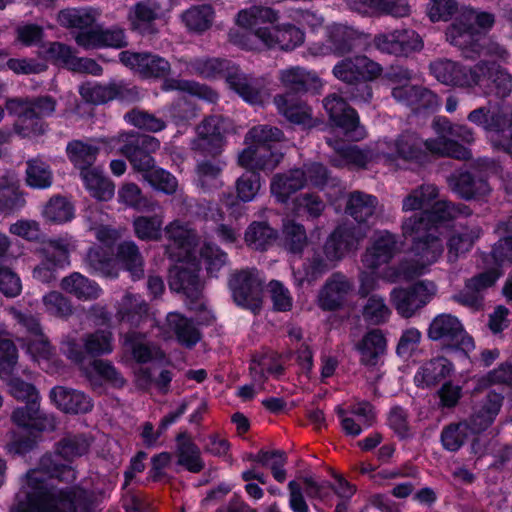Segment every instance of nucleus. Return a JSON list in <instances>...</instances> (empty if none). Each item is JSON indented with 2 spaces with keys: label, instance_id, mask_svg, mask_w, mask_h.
<instances>
[{
  "label": "nucleus",
  "instance_id": "5fc2aeb1",
  "mask_svg": "<svg viewBox=\"0 0 512 512\" xmlns=\"http://www.w3.org/2000/svg\"><path fill=\"white\" fill-rule=\"evenodd\" d=\"M276 238V231L264 222H253L245 232L247 245L255 250H264Z\"/></svg>",
  "mask_w": 512,
  "mask_h": 512
},
{
  "label": "nucleus",
  "instance_id": "0eeeda50",
  "mask_svg": "<svg viewBox=\"0 0 512 512\" xmlns=\"http://www.w3.org/2000/svg\"><path fill=\"white\" fill-rule=\"evenodd\" d=\"M279 19L278 12L265 7L254 5L242 9L236 17V24L246 30L229 32V40L236 46L258 51L265 48L292 50L304 42V32L293 25H275Z\"/></svg>",
  "mask_w": 512,
  "mask_h": 512
},
{
  "label": "nucleus",
  "instance_id": "2eb2a0df",
  "mask_svg": "<svg viewBox=\"0 0 512 512\" xmlns=\"http://www.w3.org/2000/svg\"><path fill=\"white\" fill-rule=\"evenodd\" d=\"M9 313L25 329L27 336L23 339V348L31 359L43 370L53 372L54 349L42 332L39 320L33 316L21 313L14 307L9 308Z\"/></svg>",
  "mask_w": 512,
  "mask_h": 512
},
{
  "label": "nucleus",
  "instance_id": "bb28decb",
  "mask_svg": "<svg viewBox=\"0 0 512 512\" xmlns=\"http://www.w3.org/2000/svg\"><path fill=\"white\" fill-rule=\"evenodd\" d=\"M81 97L89 103L103 104L113 99L131 101L138 97L135 87H128L123 82H112L102 85L97 82H87L80 86Z\"/></svg>",
  "mask_w": 512,
  "mask_h": 512
},
{
  "label": "nucleus",
  "instance_id": "ea45409f",
  "mask_svg": "<svg viewBox=\"0 0 512 512\" xmlns=\"http://www.w3.org/2000/svg\"><path fill=\"white\" fill-rule=\"evenodd\" d=\"M453 372L452 363L443 357L424 363L416 372L414 382L418 387H430L450 376Z\"/></svg>",
  "mask_w": 512,
  "mask_h": 512
},
{
  "label": "nucleus",
  "instance_id": "603ef678",
  "mask_svg": "<svg viewBox=\"0 0 512 512\" xmlns=\"http://www.w3.org/2000/svg\"><path fill=\"white\" fill-rule=\"evenodd\" d=\"M66 150L70 161L81 171L91 168L98 153V147L79 140L70 142Z\"/></svg>",
  "mask_w": 512,
  "mask_h": 512
},
{
  "label": "nucleus",
  "instance_id": "c9c22d12",
  "mask_svg": "<svg viewBox=\"0 0 512 512\" xmlns=\"http://www.w3.org/2000/svg\"><path fill=\"white\" fill-rule=\"evenodd\" d=\"M352 289L350 281L341 274L332 275L318 295V305L323 310L340 307Z\"/></svg>",
  "mask_w": 512,
  "mask_h": 512
},
{
  "label": "nucleus",
  "instance_id": "4be33fe9",
  "mask_svg": "<svg viewBox=\"0 0 512 512\" xmlns=\"http://www.w3.org/2000/svg\"><path fill=\"white\" fill-rule=\"evenodd\" d=\"M83 347L79 345L76 338L68 336L61 345L62 352L73 362L81 364L84 359V352L90 355L110 354L113 351V334L110 330H97L86 335L83 339Z\"/></svg>",
  "mask_w": 512,
  "mask_h": 512
},
{
  "label": "nucleus",
  "instance_id": "a18cd8bd",
  "mask_svg": "<svg viewBox=\"0 0 512 512\" xmlns=\"http://www.w3.org/2000/svg\"><path fill=\"white\" fill-rule=\"evenodd\" d=\"M280 114L296 124H307L311 120L310 108L292 94L278 95L274 99Z\"/></svg>",
  "mask_w": 512,
  "mask_h": 512
},
{
  "label": "nucleus",
  "instance_id": "8fccbe9b",
  "mask_svg": "<svg viewBox=\"0 0 512 512\" xmlns=\"http://www.w3.org/2000/svg\"><path fill=\"white\" fill-rule=\"evenodd\" d=\"M482 230L475 225L470 228H464L456 232L448 240V258L450 261L456 260L460 255L468 252L475 241L479 239Z\"/></svg>",
  "mask_w": 512,
  "mask_h": 512
},
{
  "label": "nucleus",
  "instance_id": "6e6552de",
  "mask_svg": "<svg viewBox=\"0 0 512 512\" xmlns=\"http://www.w3.org/2000/svg\"><path fill=\"white\" fill-rule=\"evenodd\" d=\"M376 205L377 199L372 195L359 191L351 193L347 201L346 213L357 224L344 223L330 235L324 247L328 260H340L358 248L360 242L367 235L368 225L366 223L373 216Z\"/></svg>",
  "mask_w": 512,
  "mask_h": 512
},
{
  "label": "nucleus",
  "instance_id": "09e8293b",
  "mask_svg": "<svg viewBox=\"0 0 512 512\" xmlns=\"http://www.w3.org/2000/svg\"><path fill=\"white\" fill-rule=\"evenodd\" d=\"M215 12L211 5H197L182 14L185 26L193 32L202 33L208 30L214 21Z\"/></svg>",
  "mask_w": 512,
  "mask_h": 512
},
{
  "label": "nucleus",
  "instance_id": "393cba45",
  "mask_svg": "<svg viewBox=\"0 0 512 512\" xmlns=\"http://www.w3.org/2000/svg\"><path fill=\"white\" fill-rule=\"evenodd\" d=\"M381 73V66L364 55L346 58L333 68L334 76L349 84L373 81Z\"/></svg>",
  "mask_w": 512,
  "mask_h": 512
},
{
  "label": "nucleus",
  "instance_id": "20e7f679",
  "mask_svg": "<svg viewBox=\"0 0 512 512\" xmlns=\"http://www.w3.org/2000/svg\"><path fill=\"white\" fill-rule=\"evenodd\" d=\"M432 127L437 134L436 138L422 141L416 134L406 133L396 140L380 139L367 149H360L355 145L340 146L337 141L328 139L327 143L337 154L331 162L335 167L364 168L375 162L400 168L402 167L400 162L422 163L428 154L448 156L458 160L470 158L471 151L451 137L472 143L474 133L471 128L465 125H453L445 117L435 118Z\"/></svg>",
  "mask_w": 512,
  "mask_h": 512
},
{
  "label": "nucleus",
  "instance_id": "f3484780",
  "mask_svg": "<svg viewBox=\"0 0 512 512\" xmlns=\"http://www.w3.org/2000/svg\"><path fill=\"white\" fill-rule=\"evenodd\" d=\"M428 337L462 351L465 356L475 348L473 339L465 333L461 322L451 314L444 313L434 317L428 328Z\"/></svg>",
  "mask_w": 512,
  "mask_h": 512
},
{
  "label": "nucleus",
  "instance_id": "4468645a",
  "mask_svg": "<svg viewBox=\"0 0 512 512\" xmlns=\"http://www.w3.org/2000/svg\"><path fill=\"white\" fill-rule=\"evenodd\" d=\"M499 166L487 158H480L471 164V169L459 170L449 178L452 189L465 199H481L487 196L491 189L486 179L482 177L497 173Z\"/></svg>",
  "mask_w": 512,
  "mask_h": 512
},
{
  "label": "nucleus",
  "instance_id": "39448f33",
  "mask_svg": "<svg viewBox=\"0 0 512 512\" xmlns=\"http://www.w3.org/2000/svg\"><path fill=\"white\" fill-rule=\"evenodd\" d=\"M164 231L169 241L166 252L176 262L169 272V286L194 302L200 297L203 287L198 275L200 264H204L207 273L214 277L226 264L227 255L210 243H205L198 250L197 234L189 223L174 220Z\"/></svg>",
  "mask_w": 512,
  "mask_h": 512
},
{
  "label": "nucleus",
  "instance_id": "2f4dec72",
  "mask_svg": "<svg viewBox=\"0 0 512 512\" xmlns=\"http://www.w3.org/2000/svg\"><path fill=\"white\" fill-rule=\"evenodd\" d=\"M23 407H17L11 414L12 422L28 431H53L57 427L56 418L52 414L40 412V401L25 402Z\"/></svg>",
  "mask_w": 512,
  "mask_h": 512
},
{
  "label": "nucleus",
  "instance_id": "a211bd4d",
  "mask_svg": "<svg viewBox=\"0 0 512 512\" xmlns=\"http://www.w3.org/2000/svg\"><path fill=\"white\" fill-rule=\"evenodd\" d=\"M436 292L433 282L419 281L409 288H394L390 293V301L401 317L410 318L426 306Z\"/></svg>",
  "mask_w": 512,
  "mask_h": 512
},
{
  "label": "nucleus",
  "instance_id": "c85d7f7f",
  "mask_svg": "<svg viewBox=\"0 0 512 512\" xmlns=\"http://www.w3.org/2000/svg\"><path fill=\"white\" fill-rule=\"evenodd\" d=\"M158 336L164 340L176 338L181 345L191 348L200 340L199 330L193 322L178 312H170L165 324L158 326Z\"/></svg>",
  "mask_w": 512,
  "mask_h": 512
},
{
  "label": "nucleus",
  "instance_id": "c03bdc74",
  "mask_svg": "<svg viewBox=\"0 0 512 512\" xmlns=\"http://www.w3.org/2000/svg\"><path fill=\"white\" fill-rule=\"evenodd\" d=\"M80 175L85 188L93 198L108 201L114 196V184L103 175L99 168L84 169Z\"/></svg>",
  "mask_w": 512,
  "mask_h": 512
},
{
  "label": "nucleus",
  "instance_id": "0e129e2a",
  "mask_svg": "<svg viewBox=\"0 0 512 512\" xmlns=\"http://www.w3.org/2000/svg\"><path fill=\"white\" fill-rule=\"evenodd\" d=\"M119 147L120 152L125 155L130 161L131 165L143 175L152 169H156L153 157L142 151L138 146H134L129 142H121Z\"/></svg>",
  "mask_w": 512,
  "mask_h": 512
},
{
  "label": "nucleus",
  "instance_id": "13d9d810",
  "mask_svg": "<svg viewBox=\"0 0 512 512\" xmlns=\"http://www.w3.org/2000/svg\"><path fill=\"white\" fill-rule=\"evenodd\" d=\"M163 89L165 91L179 90L188 92L192 96H197L198 98L211 103L218 99V94L214 90L208 86L191 81H183L177 79L166 80L163 84Z\"/></svg>",
  "mask_w": 512,
  "mask_h": 512
},
{
  "label": "nucleus",
  "instance_id": "f704fd0d",
  "mask_svg": "<svg viewBox=\"0 0 512 512\" xmlns=\"http://www.w3.org/2000/svg\"><path fill=\"white\" fill-rule=\"evenodd\" d=\"M120 322L128 323L131 326H140L145 322H150V326L155 324V319L148 313V305L139 295L127 293L119 303L116 314Z\"/></svg>",
  "mask_w": 512,
  "mask_h": 512
},
{
  "label": "nucleus",
  "instance_id": "5701e85b",
  "mask_svg": "<svg viewBox=\"0 0 512 512\" xmlns=\"http://www.w3.org/2000/svg\"><path fill=\"white\" fill-rule=\"evenodd\" d=\"M324 108L335 125L343 130L345 136L353 141H360L366 137L365 128L360 125L357 112L336 95L324 99Z\"/></svg>",
  "mask_w": 512,
  "mask_h": 512
},
{
  "label": "nucleus",
  "instance_id": "37998d69",
  "mask_svg": "<svg viewBox=\"0 0 512 512\" xmlns=\"http://www.w3.org/2000/svg\"><path fill=\"white\" fill-rule=\"evenodd\" d=\"M279 80L284 87L297 92L317 88L319 85L318 76L313 71L306 70L300 66H292L280 70Z\"/></svg>",
  "mask_w": 512,
  "mask_h": 512
},
{
  "label": "nucleus",
  "instance_id": "f03ea898",
  "mask_svg": "<svg viewBox=\"0 0 512 512\" xmlns=\"http://www.w3.org/2000/svg\"><path fill=\"white\" fill-rule=\"evenodd\" d=\"M494 24V16L463 7L454 22L447 28V41L457 47L465 58L483 59L468 66L451 59H437L430 63V73L441 84L466 92L495 93L505 98L512 91V76L497 63L507 52L499 44L486 38L482 32Z\"/></svg>",
  "mask_w": 512,
  "mask_h": 512
},
{
  "label": "nucleus",
  "instance_id": "4d7b16f0",
  "mask_svg": "<svg viewBox=\"0 0 512 512\" xmlns=\"http://www.w3.org/2000/svg\"><path fill=\"white\" fill-rule=\"evenodd\" d=\"M163 215L138 216L133 220L136 236L141 240H158L161 237Z\"/></svg>",
  "mask_w": 512,
  "mask_h": 512
},
{
  "label": "nucleus",
  "instance_id": "473e14b6",
  "mask_svg": "<svg viewBox=\"0 0 512 512\" xmlns=\"http://www.w3.org/2000/svg\"><path fill=\"white\" fill-rule=\"evenodd\" d=\"M336 413L341 421V427L347 435L358 436L361 432L370 427L375 419V412L370 403L357 402L348 409L340 406Z\"/></svg>",
  "mask_w": 512,
  "mask_h": 512
},
{
  "label": "nucleus",
  "instance_id": "052dcab7",
  "mask_svg": "<svg viewBox=\"0 0 512 512\" xmlns=\"http://www.w3.org/2000/svg\"><path fill=\"white\" fill-rule=\"evenodd\" d=\"M282 233L286 249L293 254L301 253L307 243L303 226L287 218L283 222Z\"/></svg>",
  "mask_w": 512,
  "mask_h": 512
},
{
  "label": "nucleus",
  "instance_id": "cd10ccee",
  "mask_svg": "<svg viewBox=\"0 0 512 512\" xmlns=\"http://www.w3.org/2000/svg\"><path fill=\"white\" fill-rule=\"evenodd\" d=\"M392 96L397 102L409 106L416 114L433 113L440 106L439 97L424 87H393Z\"/></svg>",
  "mask_w": 512,
  "mask_h": 512
},
{
  "label": "nucleus",
  "instance_id": "9d476101",
  "mask_svg": "<svg viewBox=\"0 0 512 512\" xmlns=\"http://www.w3.org/2000/svg\"><path fill=\"white\" fill-rule=\"evenodd\" d=\"M497 233L503 235L492 249L491 257L495 266L469 279L462 291L454 299L467 307L477 309L481 306L482 292L493 286L502 275V266L512 263V216L506 222H500Z\"/></svg>",
  "mask_w": 512,
  "mask_h": 512
},
{
  "label": "nucleus",
  "instance_id": "b1692460",
  "mask_svg": "<svg viewBox=\"0 0 512 512\" xmlns=\"http://www.w3.org/2000/svg\"><path fill=\"white\" fill-rule=\"evenodd\" d=\"M374 44L378 50L396 56H407L423 49L421 36L412 29H399L375 36Z\"/></svg>",
  "mask_w": 512,
  "mask_h": 512
},
{
  "label": "nucleus",
  "instance_id": "864d4df0",
  "mask_svg": "<svg viewBox=\"0 0 512 512\" xmlns=\"http://www.w3.org/2000/svg\"><path fill=\"white\" fill-rule=\"evenodd\" d=\"M5 107L10 114L19 117V122L16 124L17 132L19 129L31 130L35 114L32 101L27 98H9L6 100Z\"/></svg>",
  "mask_w": 512,
  "mask_h": 512
},
{
  "label": "nucleus",
  "instance_id": "4c0bfd02",
  "mask_svg": "<svg viewBox=\"0 0 512 512\" xmlns=\"http://www.w3.org/2000/svg\"><path fill=\"white\" fill-rule=\"evenodd\" d=\"M76 249V240L68 235H60L43 242L41 253L43 258L53 266L64 268L70 264L69 256Z\"/></svg>",
  "mask_w": 512,
  "mask_h": 512
},
{
  "label": "nucleus",
  "instance_id": "423d86ee",
  "mask_svg": "<svg viewBox=\"0 0 512 512\" xmlns=\"http://www.w3.org/2000/svg\"><path fill=\"white\" fill-rule=\"evenodd\" d=\"M282 132L275 127L258 125L249 130L245 137L247 147L238 156V164L248 170L236 181L237 198L224 195L222 204L236 217L242 215L243 206L239 203L253 201L261 188L260 176L256 170L272 171L282 159V153L275 150V143L282 138Z\"/></svg>",
  "mask_w": 512,
  "mask_h": 512
},
{
  "label": "nucleus",
  "instance_id": "79ce46f5",
  "mask_svg": "<svg viewBox=\"0 0 512 512\" xmlns=\"http://www.w3.org/2000/svg\"><path fill=\"white\" fill-rule=\"evenodd\" d=\"M83 371L94 389L101 387L103 382L118 388L125 384V379L108 361L93 360L89 366L83 367Z\"/></svg>",
  "mask_w": 512,
  "mask_h": 512
},
{
  "label": "nucleus",
  "instance_id": "a878e982",
  "mask_svg": "<svg viewBox=\"0 0 512 512\" xmlns=\"http://www.w3.org/2000/svg\"><path fill=\"white\" fill-rule=\"evenodd\" d=\"M325 42L313 43L308 47L312 56L342 54L352 48V43L359 37V32L347 25L334 23L326 28Z\"/></svg>",
  "mask_w": 512,
  "mask_h": 512
},
{
  "label": "nucleus",
  "instance_id": "69168bd1",
  "mask_svg": "<svg viewBox=\"0 0 512 512\" xmlns=\"http://www.w3.org/2000/svg\"><path fill=\"white\" fill-rule=\"evenodd\" d=\"M220 161H203L197 167V184L202 189L218 188L222 185L219 175L223 168Z\"/></svg>",
  "mask_w": 512,
  "mask_h": 512
},
{
  "label": "nucleus",
  "instance_id": "58836bf2",
  "mask_svg": "<svg viewBox=\"0 0 512 512\" xmlns=\"http://www.w3.org/2000/svg\"><path fill=\"white\" fill-rule=\"evenodd\" d=\"M386 348V338L379 329H373L367 332L356 345V349L360 354L361 364L369 367H374L379 363Z\"/></svg>",
  "mask_w": 512,
  "mask_h": 512
},
{
  "label": "nucleus",
  "instance_id": "1a4fd4ad",
  "mask_svg": "<svg viewBox=\"0 0 512 512\" xmlns=\"http://www.w3.org/2000/svg\"><path fill=\"white\" fill-rule=\"evenodd\" d=\"M183 71L204 78L223 76L229 87L244 101L252 105L263 104L269 96L263 80L245 75L237 66L227 60L197 58L191 62H185V69Z\"/></svg>",
  "mask_w": 512,
  "mask_h": 512
},
{
  "label": "nucleus",
  "instance_id": "412c9836",
  "mask_svg": "<svg viewBox=\"0 0 512 512\" xmlns=\"http://www.w3.org/2000/svg\"><path fill=\"white\" fill-rule=\"evenodd\" d=\"M263 279L255 269H247L232 275L229 288L235 303L256 311L260 307Z\"/></svg>",
  "mask_w": 512,
  "mask_h": 512
},
{
  "label": "nucleus",
  "instance_id": "f8f14e48",
  "mask_svg": "<svg viewBox=\"0 0 512 512\" xmlns=\"http://www.w3.org/2000/svg\"><path fill=\"white\" fill-rule=\"evenodd\" d=\"M502 396L492 392L487 395L485 402L478 406L470 418V422L450 425L441 434L443 446L450 451L458 450L470 433H479L487 429L500 411Z\"/></svg>",
  "mask_w": 512,
  "mask_h": 512
},
{
  "label": "nucleus",
  "instance_id": "3c124183",
  "mask_svg": "<svg viewBox=\"0 0 512 512\" xmlns=\"http://www.w3.org/2000/svg\"><path fill=\"white\" fill-rule=\"evenodd\" d=\"M57 20L61 26L80 32L95 23L96 14L88 8H68L58 13Z\"/></svg>",
  "mask_w": 512,
  "mask_h": 512
},
{
  "label": "nucleus",
  "instance_id": "dca6fc26",
  "mask_svg": "<svg viewBox=\"0 0 512 512\" xmlns=\"http://www.w3.org/2000/svg\"><path fill=\"white\" fill-rule=\"evenodd\" d=\"M17 349L10 340L0 341V378L6 383L8 392L18 401L36 403L40 401L37 389L20 379L17 374Z\"/></svg>",
  "mask_w": 512,
  "mask_h": 512
},
{
  "label": "nucleus",
  "instance_id": "de8ad7c7",
  "mask_svg": "<svg viewBox=\"0 0 512 512\" xmlns=\"http://www.w3.org/2000/svg\"><path fill=\"white\" fill-rule=\"evenodd\" d=\"M42 216L48 222L64 224L75 217V207L69 199L57 195L45 204Z\"/></svg>",
  "mask_w": 512,
  "mask_h": 512
},
{
  "label": "nucleus",
  "instance_id": "6ab92c4d",
  "mask_svg": "<svg viewBox=\"0 0 512 512\" xmlns=\"http://www.w3.org/2000/svg\"><path fill=\"white\" fill-rule=\"evenodd\" d=\"M468 120L485 129L492 145L512 156V114H495L489 119L486 108L471 111Z\"/></svg>",
  "mask_w": 512,
  "mask_h": 512
},
{
  "label": "nucleus",
  "instance_id": "7ed1b4c3",
  "mask_svg": "<svg viewBox=\"0 0 512 512\" xmlns=\"http://www.w3.org/2000/svg\"><path fill=\"white\" fill-rule=\"evenodd\" d=\"M89 440L84 436H69L57 446L55 454L41 458L39 466L31 469L21 480L10 512H93L100 497L111 491L115 483L96 476L91 487L88 482L72 488H59L55 480L71 482L74 469L67 462L87 453Z\"/></svg>",
  "mask_w": 512,
  "mask_h": 512
},
{
  "label": "nucleus",
  "instance_id": "a19ab883",
  "mask_svg": "<svg viewBox=\"0 0 512 512\" xmlns=\"http://www.w3.org/2000/svg\"><path fill=\"white\" fill-rule=\"evenodd\" d=\"M60 287L64 292L84 301L96 299L102 293V289L95 281L78 272H73L64 277L61 280Z\"/></svg>",
  "mask_w": 512,
  "mask_h": 512
},
{
  "label": "nucleus",
  "instance_id": "ddd939ff",
  "mask_svg": "<svg viewBox=\"0 0 512 512\" xmlns=\"http://www.w3.org/2000/svg\"><path fill=\"white\" fill-rule=\"evenodd\" d=\"M328 179V171L318 162H310L303 169H292L284 174H277L271 182V193L278 202H286L289 196L302 189L306 184L322 186Z\"/></svg>",
  "mask_w": 512,
  "mask_h": 512
},
{
  "label": "nucleus",
  "instance_id": "aec40b11",
  "mask_svg": "<svg viewBox=\"0 0 512 512\" xmlns=\"http://www.w3.org/2000/svg\"><path fill=\"white\" fill-rule=\"evenodd\" d=\"M175 5V0H142L136 3L128 14L131 28L142 35L156 33V23L165 21Z\"/></svg>",
  "mask_w": 512,
  "mask_h": 512
},
{
  "label": "nucleus",
  "instance_id": "e433bc0d",
  "mask_svg": "<svg viewBox=\"0 0 512 512\" xmlns=\"http://www.w3.org/2000/svg\"><path fill=\"white\" fill-rule=\"evenodd\" d=\"M123 345L138 363H147L152 360L162 362L165 360L164 352L159 347L150 345L146 336L139 332L130 331L125 334Z\"/></svg>",
  "mask_w": 512,
  "mask_h": 512
},
{
  "label": "nucleus",
  "instance_id": "c756f323",
  "mask_svg": "<svg viewBox=\"0 0 512 512\" xmlns=\"http://www.w3.org/2000/svg\"><path fill=\"white\" fill-rule=\"evenodd\" d=\"M228 123L221 117L212 116L197 127L196 149L209 154H218L225 145V133Z\"/></svg>",
  "mask_w": 512,
  "mask_h": 512
},
{
  "label": "nucleus",
  "instance_id": "338daca9",
  "mask_svg": "<svg viewBox=\"0 0 512 512\" xmlns=\"http://www.w3.org/2000/svg\"><path fill=\"white\" fill-rule=\"evenodd\" d=\"M178 463L193 473L201 471L204 463L199 448L189 440L181 441L178 445Z\"/></svg>",
  "mask_w": 512,
  "mask_h": 512
},
{
  "label": "nucleus",
  "instance_id": "49530a36",
  "mask_svg": "<svg viewBox=\"0 0 512 512\" xmlns=\"http://www.w3.org/2000/svg\"><path fill=\"white\" fill-rule=\"evenodd\" d=\"M17 183V177L13 172L0 176V212L10 213L23 206L24 199L18 193Z\"/></svg>",
  "mask_w": 512,
  "mask_h": 512
},
{
  "label": "nucleus",
  "instance_id": "774afa93",
  "mask_svg": "<svg viewBox=\"0 0 512 512\" xmlns=\"http://www.w3.org/2000/svg\"><path fill=\"white\" fill-rule=\"evenodd\" d=\"M144 180L147 181L155 190L168 195L175 193L178 188V181L176 177L170 172L159 167L146 172V174H144Z\"/></svg>",
  "mask_w": 512,
  "mask_h": 512
},
{
  "label": "nucleus",
  "instance_id": "9b49d317",
  "mask_svg": "<svg viewBox=\"0 0 512 512\" xmlns=\"http://www.w3.org/2000/svg\"><path fill=\"white\" fill-rule=\"evenodd\" d=\"M87 265L103 277L116 278L119 270H127L132 279L143 276V259L138 247L132 241L124 242L118 246L117 255L108 256L101 247H92L86 256Z\"/></svg>",
  "mask_w": 512,
  "mask_h": 512
},
{
  "label": "nucleus",
  "instance_id": "680f3d73",
  "mask_svg": "<svg viewBox=\"0 0 512 512\" xmlns=\"http://www.w3.org/2000/svg\"><path fill=\"white\" fill-rule=\"evenodd\" d=\"M118 201L126 207L152 211L156 203H150L142 196L141 189L134 183H126L118 190Z\"/></svg>",
  "mask_w": 512,
  "mask_h": 512
},
{
  "label": "nucleus",
  "instance_id": "7c9ffc66",
  "mask_svg": "<svg viewBox=\"0 0 512 512\" xmlns=\"http://www.w3.org/2000/svg\"><path fill=\"white\" fill-rule=\"evenodd\" d=\"M119 57L126 67L144 78L163 77L170 71L169 62L158 55L122 51Z\"/></svg>",
  "mask_w": 512,
  "mask_h": 512
},
{
  "label": "nucleus",
  "instance_id": "bf43d9fd",
  "mask_svg": "<svg viewBox=\"0 0 512 512\" xmlns=\"http://www.w3.org/2000/svg\"><path fill=\"white\" fill-rule=\"evenodd\" d=\"M26 182L28 186L36 189H46L52 184V172L49 166L39 160L33 159L27 162Z\"/></svg>",
  "mask_w": 512,
  "mask_h": 512
},
{
  "label": "nucleus",
  "instance_id": "f257e3e1",
  "mask_svg": "<svg viewBox=\"0 0 512 512\" xmlns=\"http://www.w3.org/2000/svg\"><path fill=\"white\" fill-rule=\"evenodd\" d=\"M439 190L434 184H423L412 190L402 201L404 212L419 211L406 218L402 224L403 237L412 242L409 259L399 269L386 265L397 250L395 236L386 231H377L370 246L362 256L360 291L368 294L379 287V281H408L427 272L444 251L440 238L449 221L458 215H469L470 211L438 200Z\"/></svg>",
  "mask_w": 512,
  "mask_h": 512
},
{
  "label": "nucleus",
  "instance_id": "6e6d98bb",
  "mask_svg": "<svg viewBox=\"0 0 512 512\" xmlns=\"http://www.w3.org/2000/svg\"><path fill=\"white\" fill-rule=\"evenodd\" d=\"M475 387L473 393L482 392L492 385L506 384L512 386V366L508 363L501 364L497 369L483 376L473 378Z\"/></svg>",
  "mask_w": 512,
  "mask_h": 512
},
{
  "label": "nucleus",
  "instance_id": "72a5a7b5",
  "mask_svg": "<svg viewBox=\"0 0 512 512\" xmlns=\"http://www.w3.org/2000/svg\"><path fill=\"white\" fill-rule=\"evenodd\" d=\"M50 401L64 413L81 414L91 411L93 407L92 399L84 392L56 386L50 390Z\"/></svg>",
  "mask_w": 512,
  "mask_h": 512
},
{
  "label": "nucleus",
  "instance_id": "e2e57ef3",
  "mask_svg": "<svg viewBox=\"0 0 512 512\" xmlns=\"http://www.w3.org/2000/svg\"><path fill=\"white\" fill-rule=\"evenodd\" d=\"M250 371L255 381L268 376H277L282 372V365L274 354H265L252 360Z\"/></svg>",
  "mask_w": 512,
  "mask_h": 512
}]
</instances>
